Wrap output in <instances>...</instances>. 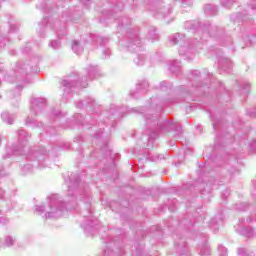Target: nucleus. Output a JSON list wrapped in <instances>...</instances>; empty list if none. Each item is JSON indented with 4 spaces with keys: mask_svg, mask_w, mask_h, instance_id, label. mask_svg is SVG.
<instances>
[{
    "mask_svg": "<svg viewBox=\"0 0 256 256\" xmlns=\"http://www.w3.org/2000/svg\"><path fill=\"white\" fill-rule=\"evenodd\" d=\"M85 81H87V76L84 78H79V74L74 73L62 80V86L64 87L65 93H71V89H73V87H77L78 85H80V87L83 89L87 88V82Z\"/></svg>",
    "mask_w": 256,
    "mask_h": 256,
    "instance_id": "nucleus-6",
    "label": "nucleus"
},
{
    "mask_svg": "<svg viewBox=\"0 0 256 256\" xmlns=\"http://www.w3.org/2000/svg\"><path fill=\"white\" fill-rule=\"evenodd\" d=\"M95 105V100L91 97L87 98V101L84 103L83 101H80L76 103V107L78 109H83L85 106L93 107Z\"/></svg>",
    "mask_w": 256,
    "mask_h": 256,
    "instance_id": "nucleus-20",
    "label": "nucleus"
},
{
    "mask_svg": "<svg viewBox=\"0 0 256 256\" xmlns=\"http://www.w3.org/2000/svg\"><path fill=\"white\" fill-rule=\"evenodd\" d=\"M33 123H35V118H31V117H27L25 120V124L26 125H33Z\"/></svg>",
    "mask_w": 256,
    "mask_h": 256,
    "instance_id": "nucleus-38",
    "label": "nucleus"
},
{
    "mask_svg": "<svg viewBox=\"0 0 256 256\" xmlns=\"http://www.w3.org/2000/svg\"><path fill=\"white\" fill-rule=\"evenodd\" d=\"M234 209L236 211H245L247 209V203H243V202L237 203L235 204Z\"/></svg>",
    "mask_w": 256,
    "mask_h": 256,
    "instance_id": "nucleus-30",
    "label": "nucleus"
},
{
    "mask_svg": "<svg viewBox=\"0 0 256 256\" xmlns=\"http://www.w3.org/2000/svg\"><path fill=\"white\" fill-rule=\"evenodd\" d=\"M40 126L43 127V123H40Z\"/></svg>",
    "mask_w": 256,
    "mask_h": 256,
    "instance_id": "nucleus-56",
    "label": "nucleus"
},
{
    "mask_svg": "<svg viewBox=\"0 0 256 256\" xmlns=\"http://www.w3.org/2000/svg\"><path fill=\"white\" fill-rule=\"evenodd\" d=\"M238 256H249V251L246 248H239Z\"/></svg>",
    "mask_w": 256,
    "mask_h": 256,
    "instance_id": "nucleus-33",
    "label": "nucleus"
},
{
    "mask_svg": "<svg viewBox=\"0 0 256 256\" xmlns=\"http://www.w3.org/2000/svg\"><path fill=\"white\" fill-rule=\"evenodd\" d=\"M94 41L96 43H100V45H103V43H107V39H103L101 36H95Z\"/></svg>",
    "mask_w": 256,
    "mask_h": 256,
    "instance_id": "nucleus-34",
    "label": "nucleus"
},
{
    "mask_svg": "<svg viewBox=\"0 0 256 256\" xmlns=\"http://www.w3.org/2000/svg\"><path fill=\"white\" fill-rule=\"evenodd\" d=\"M62 19H65V16H62Z\"/></svg>",
    "mask_w": 256,
    "mask_h": 256,
    "instance_id": "nucleus-59",
    "label": "nucleus"
},
{
    "mask_svg": "<svg viewBox=\"0 0 256 256\" xmlns=\"http://www.w3.org/2000/svg\"><path fill=\"white\" fill-rule=\"evenodd\" d=\"M166 22H167V23H171V21H169V20H167Z\"/></svg>",
    "mask_w": 256,
    "mask_h": 256,
    "instance_id": "nucleus-54",
    "label": "nucleus"
},
{
    "mask_svg": "<svg viewBox=\"0 0 256 256\" xmlns=\"http://www.w3.org/2000/svg\"><path fill=\"white\" fill-rule=\"evenodd\" d=\"M240 223H245V219L242 218V219L240 220Z\"/></svg>",
    "mask_w": 256,
    "mask_h": 256,
    "instance_id": "nucleus-48",
    "label": "nucleus"
},
{
    "mask_svg": "<svg viewBox=\"0 0 256 256\" xmlns=\"http://www.w3.org/2000/svg\"><path fill=\"white\" fill-rule=\"evenodd\" d=\"M59 115H62L61 111H59V110H54V111L52 112V116H53V117H59Z\"/></svg>",
    "mask_w": 256,
    "mask_h": 256,
    "instance_id": "nucleus-43",
    "label": "nucleus"
},
{
    "mask_svg": "<svg viewBox=\"0 0 256 256\" xmlns=\"http://www.w3.org/2000/svg\"><path fill=\"white\" fill-rule=\"evenodd\" d=\"M249 89H251V84L246 82L242 85V91L243 93H249Z\"/></svg>",
    "mask_w": 256,
    "mask_h": 256,
    "instance_id": "nucleus-35",
    "label": "nucleus"
},
{
    "mask_svg": "<svg viewBox=\"0 0 256 256\" xmlns=\"http://www.w3.org/2000/svg\"><path fill=\"white\" fill-rule=\"evenodd\" d=\"M126 47L131 53H137L136 58L134 59L135 65L142 67V65L147 63L148 59L145 53H143V44H141V40L137 33L133 32L132 34H128Z\"/></svg>",
    "mask_w": 256,
    "mask_h": 256,
    "instance_id": "nucleus-5",
    "label": "nucleus"
},
{
    "mask_svg": "<svg viewBox=\"0 0 256 256\" xmlns=\"http://www.w3.org/2000/svg\"><path fill=\"white\" fill-rule=\"evenodd\" d=\"M160 89L162 91H167V89H169V87L167 86V82H161L160 83Z\"/></svg>",
    "mask_w": 256,
    "mask_h": 256,
    "instance_id": "nucleus-42",
    "label": "nucleus"
},
{
    "mask_svg": "<svg viewBox=\"0 0 256 256\" xmlns=\"http://www.w3.org/2000/svg\"><path fill=\"white\" fill-rule=\"evenodd\" d=\"M168 102L169 101L160 99L158 97H152L150 98V107L151 109H156L157 113H159L163 109V105Z\"/></svg>",
    "mask_w": 256,
    "mask_h": 256,
    "instance_id": "nucleus-11",
    "label": "nucleus"
},
{
    "mask_svg": "<svg viewBox=\"0 0 256 256\" xmlns=\"http://www.w3.org/2000/svg\"><path fill=\"white\" fill-rule=\"evenodd\" d=\"M30 71H33V68H32V67H30Z\"/></svg>",
    "mask_w": 256,
    "mask_h": 256,
    "instance_id": "nucleus-55",
    "label": "nucleus"
},
{
    "mask_svg": "<svg viewBox=\"0 0 256 256\" xmlns=\"http://www.w3.org/2000/svg\"><path fill=\"white\" fill-rule=\"evenodd\" d=\"M16 135L18 137V142L8 145L5 149V153L2 155L0 177H5V175H7L5 169L11 167V161H9V159H12L14 155H25L27 161H32V163H34V165L39 169L49 167V151H47L45 147L29 150L25 153L27 143L29 142V139H31V135H29V133L24 129H19L16 132Z\"/></svg>",
    "mask_w": 256,
    "mask_h": 256,
    "instance_id": "nucleus-2",
    "label": "nucleus"
},
{
    "mask_svg": "<svg viewBox=\"0 0 256 256\" xmlns=\"http://www.w3.org/2000/svg\"><path fill=\"white\" fill-rule=\"evenodd\" d=\"M116 9H119L120 11L123 9V3H121V2H118L117 4H116Z\"/></svg>",
    "mask_w": 256,
    "mask_h": 256,
    "instance_id": "nucleus-44",
    "label": "nucleus"
},
{
    "mask_svg": "<svg viewBox=\"0 0 256 256\" xmlns=\"http://www.w3.org/2000/svg\"><path fill=\"white\" fill-rule=\"evenodd\" d=\"M250 117H255V114H253V113H250Z\"/></svg>",
    "mask_w": 256,
    "mask_h": 256,
    "instance_id": "nucleus-49",
    "label": "nucleus"
},
{
    "mask_svg": "<svg viewBox=\"0 0 256 256\" xmlns=\"http://www.w3.org/2000/svg\"><path fill=\"white\" fill-rule=\"evenodd\" d=\"M103 59H107L111 55V50L109 48H104L103 51Z\"/></svg>",
    "mask_w": 256,
    "mask_h": 256,
    "instance_id": "nucleus-36",
    "label": "nucleus"
},
{
    "mask_svg": "<svg viewBox=\"0 0 256 256\" xmlns=\"http://www.w3.org/2000/svg\"><path fill=\"white\" fill-rule=\"evenodd\" d=\"M173 8H171V6L168 7H164V8H160L158 10V13H160V15H162L163 19H167V17H169L170 13H172Z\"/></svg>",
    "mask_w": 256,
    "mask_h": 256,
    "instance_id": "nucleus-25",
    "label": "nucleus"
},
{
    "mask_svg": "<svg viewBox=\"0 0 256 256\" xmlns=\"http://www.w3.org/2000/svg\"><path fill=\"white\" fill-rule=\"evenodd\" d=\"M48 13H51V10H48Z\"/></svg>",
    "mask_w": 256,
    "mask_h": 256,
    "instance_id": "nucleus-58",
    "label": "nucleus"
},
{
    "mask_svg": "<svg viewBox=\"0 0 256 256\" xmlns=\"http://www.w3.org/2000/svg\"><path fill=\"white\" fill-rule=\"evenodd\" d=\"M113 17H114L115 19H117V16L113 15Z\"/></svg>",
    "mask_w": 256,
    "mask_h": 256,
    "instance_id": "nucleus-53",
    "label": "nucleus"
},
{
    "mask_svg": "<svg viewBox=\"0 0 256 256\" xmlns=\"http://www.w3.org/2000/svg\"><path fill=\"white\" fill-rule=\"evenodd\" d=\"M246 221L247 223H253V221H256V208L254 210V213H252L251 216Z\"/></svg>",
    "mask_w": 256,
    "mask_h": 256,
    "instance_id": "nucleus-37",
    "label": "nucleus"
},
{
    "mask_svg": "<svg viewBox=\"0 0 256 256\" xmlns=\"http://www.w3.org/2000/svg\"><path fill=\"white\" fill-rule=\"evenodd\" d=\"M218 57V69L220 73H231V70L233 69V63L231 60L227 57L221 56L217 54Z\"/></svg>",
    "mask_w": 256,
    "mask_h": 256,
    "instance_id": "nucleus-10",
    "label": "nucleus"
},
{
    "mask_svg": "<svg viewBox=\"0 0 256 256\" xmlns=\"http://www.w3.org/2000/svg\"><path fill=\"white\" fill-rule=\"evenodd\" d=\"M153 110H148L147 112H143L145 123L147 129L150 131L148 143L146 145L147 149H151L153 147V143L157 137H159V133L165 134L170 133V131H174V135H179L181 133V125L179 123H175L165 120H159V114H152Z\"/></svg>",
    "mask_w": 256,
    "mask_h": 256,
    "instance_id": "nucleus-3",
    "label": "nucleus"
},
{
    "mask_svg": "<svg viewBox=\"0 0 256 256\" xmlns=\"http://www.w3.org/2000/svg\"><path fill=\"white\" fill-rule=\"evenodd\" d=\"M179 69H181V61L173 60L170 62L169 70L171 71V73H177Z\"/></svg>",
    "mask_w": 256,
    "mask_h": 256,
    "instance_id": "nucleus-21",
    "label": "nucleus"
},
{
    "mask_svg": "<svg viewBox=\"0 0 256 256\" xmlns=\"http://www.w3.org/2000/svg\"><path fill=\"white\" fill-rule=\"evenodd\" d=\"M209 27H211L210 24H207V25H204V27L202 26H199V28H197L195 31H194V35L196 37H200L201 35H203V37H211V32H209Z\"/></svg>",
    "mask_w": 256,
    "mask_h": 256,
    "instance_id": "nucleus-15",
    "label": "nucleus"
},
{
    "mask_svg": "<svg viewBox=\"0 0 256 256\" xmlns=\"http://www.w3.org/2000/svg\"><path fill=\"white\" fill-rule=\"evenodd\" d=\"M104 256H116L115 252L111 249L104 250Z\"/></svg>",
    "mask_w": 256,
    "mask_h": 256,
    "instance_id": "nucleus-39",
    "label": "nucleus"
},
{
    "mask_svg": "<svg viewBox=\"0 0 256 256\" xmlns=\"http://www.w3.org/2000/svg\"><path fill=\"white\" fill-rule=\"evenodd\" d=\"M95 137H96V138H99V137H101V134H100V133H96V134H95Z\"/></svg>",
    "mask_w": 256,
    "mask_h": 256,
    "instance_id": "nucleus-47",
    "label": "nucleus"
},
{
    "mask_svg": "<svg viewBox=\"0 0 256 256\" xmlns=\"http://www.w3.org/2000/svg\"><path fill=\"white\" fill-rule=\"evenodd\" d=\"M119 27H125V25H131V19L127 17H122L121 20L118 21Z\"/></svg>",
    "mask_w": 256,
    "mask_h": 256,
    "instance_id": "nucleus-28",
    "label": "nucleus"
},
{
    "mask_svg": "<svg viewBox=\"0 0 256 256\" xmlns=\"http://www.w3.org/2000/svg\"><path fill=\"white\" fill-rule=\"evenodd\" d=\"M14 75L16 77V79H19V77H25V75H27V67L26 64L24 63H17L16 67L14 69Z\"/></svg>",
    "mask_w": 256,
    "mask_h": 256,
    "instance_id": "nucleus-14",
    "label": "nucleus"
},
{
    "mask_svg": "<svg viewBox=\"0 0 256 256\" xmlns=\"http://www.w3.org/2000/svg\"><path fill=\"white\" fill-rule=\"evenodd\" d=\"M83 45L80 44L79 41L77 40H73L72 42V51L76 54V55H81V53H83Z\"/></svg>",
    "mask_w": 256,
    "mask_h": 256,
    "instance_id": "nucleus-19",
    "label": "nucleus"
},
{
    "mask_svg": "<svg viewBox=\"0 0 256 256\" xmlns=\"http://www.w3.org/2000/svg\"><path fill=\"white\" fill-rule=\"evenodd\" d=\"M49 47H51L54 50L61 49V41L54 40L49 43Z\"/></svg>",
    "mask_w": 256,
    "mask_h": 256,
    "instance_id": "nucleus-29",
    "label": "nucleus"
},
{
    "mask_svg": "<svg viewBox=\"0 0 256 256\" xmlns=\"http://www.w3.org/2000/svg\"><path fill=\"white\" fill-rule=\"evenodd\" d=\"M68 187L65 202L58 194L48 196V204L35 206V211L38 215H43L45 219H59L63 217L65 211H71L76 205L77 201L82 203L83 209L81 211L82 222L81 227L87 235H93V231L97 229L99 220L93 216L91 208V192H89V185L74 176L70 177V181L66 182Z\"/></svg>",
    "mask_w": 256,
    "mask_h": 256,
    "instance_id": "nucleus-1",
    "label": "nucleus"
},
{
    "mask_svg": "<svg viewBox=\"0 0 256 256\" xmlns=\"http://www.w3.org/2000/svg\"><path fill=\"white\" fill-rule=\"evenodd\" d=\"M158 158H159V159H163V157H161V156H159Z\"/></svg>",
    "mask_w": 256,
    "mask_h": 256,
    "instance_id": "nucleus-57",
    "label": "nucleus"
},
{
    "mask_svg": "<svg viewBox=\"0 0 256 256\" xmlns=\"http://www.w3.org/2000/svg\"><path fill=\"white\" fill-rule=\"evenodd\" d=\"M64 21H69L68 19H64Z\"/></svg>",
    "mask_w": 256,
    "mask_h": 256,
    "instance_id": "nucleus-60",
    "label": "nucleus"
},
{
    "mask_svg": "<svg viewBox=\"0 0 256 256\" xmlns=\"http://www.w3.org/2000/svg\"><path fill=\"white\" fill-rule=\"evenodd\" d=\"M3 243L5 247H13L17 243V236L13 234H6L3 237Z\"/></svg>",
    "mask_w": 256,
    "mask_h": 256,
    "instance_id": "nucleus-16",
    "label": "nucleus"
},
{
    "mask_svg": "<svg viewBox=\"0 0 256 256\" xmlns=\"http://www.w3.org/2000/svg\"><path fill=\"white\" fill-rule=\"evenodd\" d=\"M218 251L220 253V256H227V248H225V246L219 245Z\"/></svg>",
    "mask_w": 256,
    "mask_h": 256,
    "instance_id": "nucleus-32",
    "label": "nucleus"
},
{
    "mask_svg": "<svg viewBox=\"0 0 256 256\" xmlns=\"http://www.w3.org/2000/svg\"><path fill=\"white\" fill-rule=\"evenodd\" d=\"M0 197H1L2 199H4V197H5V192L2 191V190H0Z\"/></svg>",
    "mask_w": 256,
    "mask_h": 256,
    "instance_id": "nucleus-45",
    "label": "nucleus"
},
{
    "mask_svg": "<svg viewBox=\"0 0 256 256\" xmlns=\"http://www.w3.org/2000/svg\"><path fill=\"white\" fill-rule=\"evenodd\" d=\"M30 103H31L30 111L32 115L37 117V114L43 111V107H45V103H47V100L45 98L36 97V98H32Z\"/></svg>",
    "mask_w": 256,
    "mask_h": 256,
    "instance_id": "nucleus-9",
    "label": "nucleus"
},
{
    "mask_svg": "<svg viewBox=\"0 0 256 256\" xmlns=\"http://www.w3.org/2000/svg\"><path fill=\"white\" fill-rule=\"evenodd\" d=\"M6 80H7V81H9V79H8V78H6Z\"/></svg>",
    "mask_w": 256,
    "mask_h": 256,
    "instance_id": "nucleus-61",
    "label": "nucleus"
},
{
    "mask_svg": "<svg viewBox=\"0 0 256 256\" xmlns=\"http://www.w3.org/2000/svg\"><path fill=\"white\" fill-rule=\"evenodd\" d=\"M221 225H223V214L216 215L209 223V227L214 231H219V227H221Z\"/></svg>",
    "mask_w": 256,
    "mask_h": 256,
    "instance_id": "nucleus-13",
    "label": "nucleus"
},
{
    "mask_svg": "<svg viewBox=\"0 0 256 256\" xmlns=\"http://www.w3.org/2000/svg\"><path fill=\"white\" fill-rule=\"evenodd\" d=\"M37 167L35 164L27 163L21 168L22 175H29V173H33V169Z\"/></svg>",
    "mask_w": 256,
    "mask_h": 256,
    "instance_id": "nucleus-23",
    "label": "nucleus"
},
{
    "mask_svg": "<svg viewBox=\"0 0 256 256\" xmlns=\"http://www.w3.org/2000/svg\"><path fill=\"white\" fill-rule=\"evenodd\" d=\"M147 39L149 41H158L159 34L157 33V30L155 28H151L148 32Z\"/></svg>",
    "mask_w": 256,
    "mask_h": 256,
    "instance_id": "nucleus-24",
    "label": "nucleus"
},
{
    "mask_svg": "<svg viewBox=\"0 0 256 256\" xmlns=\"http://www.w3.org/2000/svg\"><path fill=\"white\" fill-rule=\"evenodd\" d=\"M211 13V15H215L217 13V7L212 5H206L205 7V13Z\"/></svg>",
    "mask_w": 256,
    "mask_h": 256,
    "instance_id": "nucleus-31",
    "label": "nucleus"
},
{
    "mask_svg": "<svg viewBox=\"0 0 256 256\" xmlns=\"http://www.w3.org/2000/svg\"><path fill=\"white\" fill-rule=\"evenodd\" d=\"M205 77H213V74L207 71L201 73L199 70H193L190 74L192 87H195V89H203L204 86H201V79H205Z\"/></svg>",
    "mask_w": 256,
    "mask_h": 256,
    "instance_id": "nucleus-8",
    "label": "nucleus"
},
{
    "mask_svg": "<svg viewBox=\"0 0 256 256\" xmlns=\"http://www.w3.org/2000/svg\"><path fill=\"white\" fill-rule=\"evenodd\" d=\"M46 131H47V133H49L50 135H53V134H54V132L51 131V128H50V129H46Z\"/></svg>",
    "mask_w": 256,
    "mask_h": 256,
    "instance_id": "nucleus-46",
    "label": "nucleus"
},
{
    "mask_svg": "<svg viewBox=\"0 0 256 256\" xmlns=\"http://www.w3.org/2000/svg\"><path fill=\"white\" fill-rule=\"evenodd\" d=\"M0 85H1V80H0Z\"/></svg>",
    "mask_w": 256,
    "mask_h": 256,
    "instance_id": "nucleus-63",
    "label": "nucleus"
},
{
    "mask_svg": "<svg viewBox=\"0 0 256 256\" xmlns=\"http://www.w3.org/2000/svg\"><path fill=\"white\" fill-rule=\"evenodd\" d=\"M221 3L223 7H227V8L231 7V1L229 0H221Z\"/></svg>",
    "mask_w": 256,
    "mask_h": 256,
    "instance_id": "nucleus-41",
    "label": "nucleus"
},
{
    "mask_svg": "<svg viewBox=\"0 0 256 256\" xmlns=\"http://www.w3.org/2000/svg\"><path fill=\"white\" fill-rule=\"evenodd\" d=\"M76 117H81V115H80V114H77Z\"/></svg>",
    "mask_w": 256,
    "mask_h": 256,
    "instance_id": "nucleus-52",
    "label": "nucleus"
},
{
    "mask_svg": "<svg viewBox=\"0 0 256 256\" xmlns=\"http://www.w3.org/2000/svg\"><path fill=\"white\" fill-rule=\"evenodd\" d=\"M149 87V82L147 80H142L137 84V93H147V88Z\"/></svg>",
    "mask_w": 256,
    "mask_h": 256,
    "instance_id": "nucleus-22",
    "label": "nucleus"
},
{
    "mask_svg": "<svg viewBox=\"0 0 256 256\" xmlns=\"http://www.w3.org/2000/svg\"><path fill=\"white\" fill-rule=\"evenodd\" d=\"M120 45H125V43L123 41L120 42Z\"/></svg>",
    "mask_w": 256,
    "mask_h": 256,
    "instance_id": "nucleus-51",
    "label": "nucleus"
},
{
    "mask_svg": "<svg viewBox=\"0 0 256 256\" xmlns=\"http://www.w3.org/2000/svg\"><path fill=\"white\" fill-rule=\"evenodd\" d=\"M237 233H239V235H243V237H247V239H254V237H256V231L255 229L251 228V227H246V228H236Z\"/></svg>",
    "mask_w": 256,
    "mask_h": 256,
    "instance_id": "nucleus-12",
    "label": "nucleus"
},
{
    "mask_svg": "<svg viewBox=\"0 0 256 256\" xmlns=\"http://www.w3.org/2000/svg\"><path fill=\"white\" fill-rule=\"evenodd\" d=\"M1 117L2 121H4V123H7V125H13L15 119H17V116L15 114H11L9 112H3Z\"/></svg>",
    "mask_w": 256,
    "mask_h": 256,
    "instance_id": "nucleus-18",
    "label": "nucleus"
},
{
    "mask_svg": "<svg viewBox=\"0 0 256 256\" xmlns=\"http://www.w3.org/2000/svg\"><path fill=\"white\" fill-rule=\"evenodd\" d=\"M0 145H1V138H0Z\"/></svg>",
    "mask_w": 256,
    "mask_h": 256,
    "instance_id": "nucleus-62",
    "label": "nucleus"
},
{
    "mask_svg": "<svg viewBox=\"0 0 256 256\" xmlns=\"http://www.w3.org/2000/svg\"><path fill=\"white\" fill-rule=\"evenodd\" d=\"M22 90L23 86H17L16 89L12 93H10V97H12V99H16V103H19V97Z\"/></svg>",
    "mask_w": 256,
    "mask_h": 256,
    "instance_id": "nucleus-26",
    "label": "nucleus"
},
{
    "mask_svg": "<svg viewBox=\"0 0 256 256\" xmlns=\"http://www.w3.org/2000/svg\"><path fill=\"white\" fill-rule=\"evenodd\" d=\"M0 223L2 225H7V223H9V218H7L5 216L0 217Z\"/></svg>",
    "mask_w": 256,
    "mask_h": 256,
    "instance_id": "nucleus-40",
    "label": "nucleus"
},
{
    "mask_svg": "<svg viewBox=\"0 0 256 256\" xmlns=\"http://www.w3.org/2000/svg\"><path fill=\"white\" fill-rule=\"evenodd\" d=\"M200 255L201 256L211 255V248L209 247V245H204L200 248Z\"/></svg>",
    "mask_w": 256,
    "mask_h": 256,
    "instance_id": "nucleus-27",
    "label": "nucleus"
},
{
    "mask_svg": "<svg viewBox=\"0 0 256 256\" xmlns=\"http://www.w3.org/2000/svg\"><path fill=\"white\" fill-rule=\"evenodd\" d=\"M86 73L89 79H97V77H99V67L90 65L86 69Z\"/></svg>",
    "mask_w": 256,
    "mask_h": 256,
    "instance_id": "nucleus-17",
    "label": "nucleus"
},
{
    "mask_svg": "<svg viewBox=\"0 0 256 256\" xmlns=\"http://www.w3.org/2000/svg\"><path fill=\"white\" fill-rule=\"evenodd\" d=\"M179 1H181V3H185V1H187V0H179Z\"/></svg>",
    "mask_w": 256,
    "mask_h": 256,
    "instance_id": "nucleus-50",
    "label": "nucleus"
},
{
    "mask_svg": "<svg viewBox=\"0 0 256 256\" xmlns=\"http://www.w3.org/2000/svg\"><path fill=\"white\" fill-rule=\"evenodd\" d=\"M169 43L172 45H179L178 53L181 57L186 59H193L195 53H199L200 49H203V42H195L193 39L185 38V34L176 33L169 36Z\"/></svg>",
    "mask_w": 256,
    "mask_h": 256,
    "instance_id": "nucleus-4",
    "label": "nucleus"
},
{
    "mask_svg": "<svg viewBox=\"0 0 256 256\" xmlns=\"http://www.w3.org/2000/svg\"><path fill=\"white\" fill-rule=\"evenodd\" d=\"M41 27H43L45 31H48V29H56L58 37L61 35L60 32H62V35H67V26L65 24L61 26L59 20L54 21L53 19L46 17L43 19Z\"/></svg>",
    "mask_w": 256,
    "mask_h": 256,
    "instance_id": "nucleus-7",
    "label": "nucleus"
}]
</instances>
